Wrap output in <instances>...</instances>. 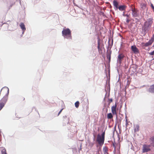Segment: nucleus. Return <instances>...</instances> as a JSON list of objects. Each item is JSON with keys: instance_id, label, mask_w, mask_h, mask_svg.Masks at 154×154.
Masks as SVG:
<instances>
[{"instance_id": "f257e3e1", "label": "nucleus", "mask_w": 154, "mask_h": 154, "mask_svg": "<svg viewBox=\"0 0 154 154\" xmlns=\"http://www.w3.org/2000/svg\"><path fill=\"white\" fill-rule=\"evenodd\" d=\"M1 91L5 94V95L0 100V107L2 108L7 100L9 90L8 88H3L2 89Z\"/></svg>"}, {"instance_id": "f03ea898", "label": "nucleus", "mask_w": 154, "mask_h": 154, "mask_svg": "<svg viewBox=\"0 0 154 154\" xmlns=\"http://www.w3.org/2000/svg\"><path fill=\"white\" fill-rule=\"evenodd\" d=\"M62 33V35L65 38L68 39L72 38L71 31L69 29H63Z\"/></svg>"}, {"instance_id": "7ed1b4c3", "label": "nucleus", "mask_w": 154, "mask_h": 154, "mask_svg": "<svg viewBox=\"0 0 154 154\" xmlns=\"http://www.w3.org/2000/svg\"><path fill=\"white\" fill-rule=\"evenodd\" d=\"M105 131L103 132L101 135H98L97 136V141L100 145H103L105 140Z\"/></svg>"}, {"instance_id": "20e7f679", "label": "nucleus", "mask_w": 154, "mask_h": 154, "mask_svg": "<svg viewBox=\"0 0 154 154\" xmlns=\"http://www.w3.org/2000/svg\"><path fill=\"white\" fill-rule=\"evenodd\" d=\"M131 11L132 12L131 14L133 17H137L138 16L139 14L137 9L134 8H132Z\"/></svg>"}, {"instance_id": "39448f33", "label": "nucleus", "mask_w": 154, "mask_h": 154, "mask_svg": "<svg viewBox=\"0 0 154 154\" xmlns=\"http://www.w3.org/2000/svg\"><path fill=\"white\" fill-rule=\"evenodd\" d=\"M150 145H148L146 144H144L143 145L142 152L144 153L147 152L150 150Z\"/></svg>"}, {"instance_id": "423d86ee", "label": "nucleus", "mask_w": 154, "mask_h": 154, "mask_svg": "<svg viewBox=\"0 0 154 154\" xmlns=\"http://www.w3.org/2000/svg\"><path fill=\"white\" fill-rule=\"evenodd\" d=\"M117 106V104L116 103L113 106L111 107V111L112 114L114 115H116V116L117 115L116 110Z\"/></svg>"}, {"instance_id": "0eeeda50", "label": "nucleus", "mask_w": 154, "mask_h": 154, "mask_svg": "<svg viewBox=\"0 0 154 154\" xmlns=\"http://www.w3.org/2000/svg\"><path fill=\"white\" fill-rule=\"evenodd\" d=\"M124 57V55L123 54H119L118 56V61L121 63L122 62V60L123 59Z\"/></svg>"}, {"instance_id": "6e6552de", "label": "nucleus", "mask_w": 154, "mask_h": 154, "mask_svg": "<svg viewBox=\"0 0 154 154\" xmlns=\"http://www.w3.org/2000/svg\"><path fill=\"white\" fill-rule=\"evenodd\" d=\"M113 5L114 6V9L116 10H117L118 9L119 7V3L116 0H114L113 2Z\"/></svg>"}, {"instance_id": "1a4fd4ad", "label": "nucleus", "mask_w": 154, "mask_h": 154, "mask_svg": "<svg viewBox=\"0 0 154 154\" xmlns=\"http://www.w3.org/2000/svg\"><path fill=\"white\" fill-rule=\"evenodd\" d=\"M131 49L134 53H137L139 52V50L138 48L135 45L132 46H131Z\"/></svg>"}, {"instance_id": "9d476101", "label": "nucleus", "mask_w": 154, "mask_h": 154, "mask_svg": "<svg viewBox=\"0 0 154 154\" xmlns=\"http://www.w3.org/2000/svg\"><path fill=\"white\" fill-rule=\"evenodd\" d=\"M127 6L125 5H119L118 8V9L121 11H125Z\"/></svg>"}, {"instance_id": "9b49d317", "label": "nucleus", "mask_w": 154, "mask_h": 154, "mask_svg": "<svg viewBox=\"0 0 154 154\" xmlns=\"http://www.w3.org/2000/svg\"><path fill=\"white\" fill-rule=\"evenodd\" d=\"M152 42H151L150 40H149V42H146L145 43L142 42L141 43V45L143 46H144L145 47H148L149 46L152 45Z\"/></svg>"}, {"instance_id": "f8f14e48", "label": "nucleus", "mask_w": 154, "mask_h": 154, "mask_svg": "<svg viewBox=\"0 0 154 154\" xmlns=\"http://www.w3.org/2000/svg\"><path fill=\"white\" fill-rule=\"evenodd\" d=\"M149 91L150 92L154 93V84L150 86Z\"/></svg>"}, {"instance_id": "ddd939ff", "label": "nucleus", "mask_w": 154, "mask_h": 154, "mask_svg": "<svg viewBox=\"0 0 154 154\" xmlns=\"http://www.w3.org/2000/svg\"><path fill=\"white\" fill-rule=\"evenodd\" d=\"M20 26L23 30V32L26 30V28L24 24L23 23H21L20 24Z\"/></svg>"}, {"instance_id": "4468645a", "label": "nucleus", "mask_w": 154, "mask_h": 154, "mask_svg": "<svg viewBox=\"0 0 154 154\" xmlns=\"http://www.w3.org/2000/svg\"><path fill=\"white\" fill-rule=\"evenodd\" d=\"M100 40L99 39L98 41L97 48H98V51L99 52H100V51H102V49H101V48L100 47Z\"/></svg>"}, {"instance_id": "2eb2a0df", "label": "nucleus", "mask_w": 154, "mask_h": 154, "mask_svg": "<svg viewBox=\"0 0 154 154\" xmlns=\"http://www.w3.org/2000/svg\"><path fill=\"white\" fill-rule=\"evenodd\" d=\"M139 126L138 125H137L134 126V132H137L139 131Z\"/></svg>"}, {"instance_id": "dca6fc26", "label": "nucleus", "mask_w": 154, "mask_h": 154, "mask_svg": "<svg viewBox=\"0 0 154 154\" xmlns=\"http://www.w3.org/2000/svg\"><path fill=\"white\" fill-rule=\"evenodd\" d=\"M103 151L104 154H109L108 153V149L107 147H104L103 149Z\"/></svg>"}, {"instance_id": "f3484780", "label": "nucleus", "mask_w": 154, "mask_h": 154, "mask_svg": "<svg viewBox=\"0 0 154 154\" xmlns=\"http://www.w3.org/2000/svg\"><path fill=\"white\" fill-rule=\"evenodd\" d=\"M107 117L108 119H111L112 118L113 116L111 113H109L107 114Z\"/></svg>"}, {"instance_id": "a211bd4d", "label": "nucleus", "mask_w": 154, "mask_h": 154, "mask_svg": "<svg viewBox=\"0 0 154 154\" xmlns=\"http://www.w3.org/2000/svg\"><path fill=\"white\" fill-rule=\"evenodd\" d=\"M79 101H76L75 103V107L76 108H78L79 106Z\"/></svg>"}, {"instance_id": "6ab92c4d", "label": "nucleus", "mask_w": 154, "mask_h": 154, "mask_svg": "<svg viewBox=\"0 0 154 154\" xmlns=\"http://www.w3.org/2000/svg\"><path fill=\"white\" fill-rule=\"evenodd\" d=\"M150 140L151 142H152L151 143V144H152H152H154V137H151L150 138Z\"/></svg>"}, {"instance_id": "aec40b11", "label": "nucleus", "mask_w": 154, "mask_h": 154, "mask_svg": "<svg viewBox=\"0 0 154 154\" xmlns=\"http://www.w3.org/2000/svg\"><path fill=\"white\" fill-rule=\"evenodd\" d=\"M151 42H152V43L154 41V34H153L152 37L151 38V39L149 40Z\"/></svg>"}, {"instance_id": "412c9836", "label": "nucleus", "mask_w": 154, "mask_h": 154, "mask_svg": "<svg viewBox=\"0 0 154 154\" xmlns=\"http://www.w3.org/2000/svg\"><path fill=\"white\" fill-rule=\"evenodd\" d=\"M130 21V20L128 18H126V22L127 23H129V22Z\"/></svg>"}, {"instance_id": "4be33fe9", "label": "nucleus", "mask_w": 154, "mask_h": 154, "mask_svg": "<svg viewBox=\"0 0 154 154\" xmlns=\"http://www.w3.org/2000/svg\"><path fill=\"white\" fill-rule=\"evenodd\" d=\"M151 55H154V50L152 52H150L149 53Z\"/></svg>"}, {"instance_id": "5701e85b", "label": "nucleus", "mask_w": 154, "mask_h": 154, "mask_svg": "<svg viewBox=\"0 0 154 154\" xmlns=\"http://www.w3.org/2000/svg\"><path fill=\"white\" fill-rule=\"evenodd\" d=\"M112 145H113V147L115 148V149L116 148V146H115V143H112Z\"/></svg>"}, {"instance_id": "b1692460", "label": "nucleus", "mask_w": 154, "mask_h": 154, "mask_svg": "<svg viewBox=\"0 0 154 154\" xmlns=\"http://www.w3.org/2000/svg\"><path fill=\"white\" fill-rule=\"evenodd\" d=\"M130 14L128 15L127 14H125V16H126L127 17V18H129V17L130 16Z\"/></svg>"}, {"instance_id": "393cba45", "label": "nucleus", "mask_w": 154, "mask_h": 154, "mask_svg": "<svg viewBox=\"0 0 154 154\" xmlns=\"http://www.w3.org/2000/svg\"><path fill=\"white\" fill-rule=\"evenodd\" d=\"M109 100L110 102H112V98L109 99Z\"/></svg>"}, {"instance_id": "a878e982", "label": "nucleus", "mask_w": 154, "mask_h": 154, "mask_svg": "<svg viewBox=\"0 0 154 154\" xmlns=\"http://www.w3.org/2000/svg\"><path fill=\"white\" fill-rule=\"evenodd\" d=\"M63 109H61V110L60 111V112H59L58 113V115H59L60 113L62 111Z\"/></svg>"}, {"instance_id": "bb28decb", "label": "nucleus", "mask_w": 154, "mask_h": 154, "mask_svg": "<svg viewBox=\"0 0 154 154\" xmlns=\"http://www.w3.org/2000/svg\"><path fill=\"white\" fill-rule=\"evenodd\" d=\"M151 6L152 8L154 10V6H153V5L151 4Z\"/></svg>"}, {"instance_id": "cd10ccee", "label": "nucleus", "mask_w": 154, "mask_h": 154, "mask_svg": "<svg viewBox=\"0 0 154 154\" xmlns=\"http://www.w3.org/2000/svg\"><path fill=\"white\" fill-rule=\"evenodd\" d=\"M126 124H128V120L127 119H126Z\"/></svg>"}, {"instance_id": "c85d7f7f", "label": "nucleus", "mask_w": 154, "mask_h": 154, "mask_svg": "<svg viewBox=\"0 0 154 154\" xmlns=\"http://www.w3.org/2000/svg\"><path fill=\"white\" fill-rule=\"evenodd\" d=\"M123 15L124 16H125V13L124 12L123 14Z\"/></svg>"}, {"instance_id": "c756f323", "label": "nucleus", "mask_w": 154, "mask_h": 154, "mask_svg": "<svg viewBox=\"0 0 154 154\" xmlns=\"http://www.w3.org/2000/svg\"><path fill=\"white\" fill-rule=\"evenodd\" d=\"M2 109V107H0V111L1 110V109Z\"/></svg>"}, {"instance_id": "7c9ffc66", "label": "nucleus", "mask_w": 154, "mask_h": 154, "mask_svg": "<svg viewBox=\"0 0 154 154\" xmlns=\"http://www.w3.org/2000/svg\"><path fill=\"white\" fill-rule=\"evenodd\" d=\"M127 124H126V126H127Z\"/></svg>"}, {"instance_id": "2f4dec72", "label": "nucleus", "mask_w": 154, "mask_h": 154, "mask_svg": "<svg viewBox=\"0 0 154 154\" xmlns=\"http://www.w3.org/2000/svg\"><path fill=\"white\" fill-rule=\"evenodd\" d=\"M152 146H154V144H152Z\"/></svg>"}, {"instance_id": "473e14b6", "label": "nucleus", "mask_w": 154, "mask_h": 154, "mask_svg": "<svg viewBox=\"0 0 154 154\" xmlns=\"http://www.w3.org/2000/svg\"><path fill=\"white\" fill-rule=\"evenodd\" d=\"M119 146H120V144H119Z\"/></svg>"}, {"instance_id": "72a5a7b5", "label": "nucleus", "mask_w": 154, "mask_h": 154, "mask_svg": "<svg viewBox=\"0 0 154 154\" xmlns=\"http://www.w3.org/2000/svg\"><path fill=\"white\" fill-rule=\"evenodd\" d=\"M97 154H100L99 153H98Z\"/></svg>"}]
</instances>
